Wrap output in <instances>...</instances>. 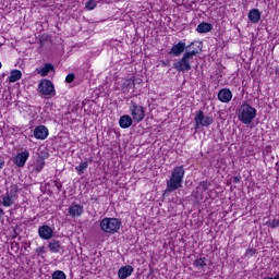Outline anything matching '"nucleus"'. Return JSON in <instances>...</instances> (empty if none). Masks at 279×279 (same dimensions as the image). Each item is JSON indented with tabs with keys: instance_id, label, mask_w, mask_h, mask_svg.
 I'll list each match as a JSON object with an SVG mask.
<instances>
[{
	"instance_id": "1",
	"label": "nucleus",
	"mask_w": 279,
	"mask_h": 279,
	"mask_svg": "<svg viewBox=\"0 0 279 279\" xmlns=\"http://www.w3.org/2000/svg\"><path fill=\"white\" fill-rule=\"evenodd\" d=\"M184 166L174 167L170 179L167 181L166 193H173L178 189H182V182H184Z\"/></svg>"
},
{
	"instance_id": "2",
	"label": "nucleus",
	"mask_w": 279,
	"mask_h": 279,
	"mask_svg": "<svg viewBox=\"0 0 279 279\" xmlns=\"http://www.w3.org/2000/svg\"><path fill=\"white\" fill-rule=\"evenodd\" d=\"M197 53H199V50L197 49L185 51L182 58L173 63V69H175V71H179L180 73H186L191 71V60H193V58H195Z\"/></svg>"
},
{
	"instance_id": "3",
	"label": "nucleus",
	"mask_w": 279,
	"mask_h": 279,
	"mask_svg": "<svg viewBox=\"0 0 279 279\" xmlns=\"http://www.w3.org/2000/svg\"><path fill=\"white\" fill-rule=\"evenodd\" d=\"M238 119L244 125H250L254 119H256V108L250 106V104H242L240 108L236 110Z\"/></svg>"
},
{
	"instance_id": "4",
	"label": "nucleus",
	"mask_w": 279,
	"mask_h": 279,
	"mask_svg": "<svg viewBox=\"0 0 279 279\" xmlns=\"http://www.w3.org/2000/svg\"><path fill=\"white\" fill-rule=\"evenodd\" d=\"M100 230L106 234H117L121 230V220L118 218H104L100 221Z\"/></svg>"
},
{
	"instance_id": "5",
	"label": "nucleus",
	"mask_w": 279,
	"mask_h": 279,
	"mask_svg": "<svg viewBox=\"0 0 279 279\" xmlns=\"http://www.w3.org/2000/svg\"><path fill=\"white\" fill-rule=\"evenodd\" d=\"M194 123L196 130L199 128H208L209 125H213L214 119L213 117L204 116V111L198 110L196 111Z\"/></svg>"
},
{
	"instance_id": "6",
	"label": "nucleus",
	"mask_w": 279,
	"mask_h": 279,
	"mask_svg": "<svg viewBox=\"0 0 279 279\" xmlns=\"http://www.w3.org/2000/svg\"><path fill=\"white\" fill-rule=\"evenodd\" d=\"M130 111L135 123H141L145 119V108L134 101H131Z\"/></svg>"
},
{
	"instance_id": "7",
	"label": "nucleus",
	"mask_w": 279,
	"mask_h": 279,
	"mask_svg": "<svg viewBox=\"0 0 279 279\" xmlns=\"http://www.w3.org/2000/svg\"><path fill=\"white\" fill-rule=\"evenodd\" d=\"M195 45V43H191L189 46H186V43L179 41L178 44L173 45L168 52L169 56H173L174 58H180V56L183 54L186 49H191Z\"/></svg>"
},
{
	"instance_id": "8",
	"label": "nucleus",
	"mask_w": 279,
	"mask_h": 279,
	"mask_svg": "<svg viewBox=\"0 0 279 279\" xmlns=\"http://www.w3.org/2000/svg\"><path fill=\"white\" fill-rule=\"evenodd\" d=\"M17 191H19L17 185L15 184L11 185L10 193H7V195L2 197V206H4L5 208H10V206H13L14 196L16 195Z\"/></svg>"
},
{
	"instance_id": "9",
	"label": "nucleus",
	"mask_w": 279,
	"mask_h": 279,
	"mask_svg": "<svg viewBox=\"0 0 279 279\" xmlns=\"http://www.w3.org/2000/svg\"><path fill=\"white\" fill-rule=\"evenodd\" d=\"M38 90L41 95H53L56 93L53 83L49 80H43L38 85Z\"/></svg>"
},
{
	"instance_id": "10",
	"label": "nucleus",
	"mask_w": 279,
	"mask_h": 279,
	"mask_svg": "<svg viewBox=\"0 0 279 279\" xmlns=\"http://www.w3.org/2000/svg\"><path fill=\"white\" fill-rule=\"evenodd\" d=\"M38 234L44 241H49L53 238V229L47 225H44L39 227Z\"/></svg>"
},
{
	"instance_id": "11",
	"label": "nucleus",
	"mask_w": 279,
	"mask_h": 279,
	"mask_svg": "<svg viewBox=\"0 0 279 279\" xmlns=\"http://www.w3.org/2000/svg\"><path fill=\"white\" fill-rule=\"evenodd\" d=\"M34 136L37 141H45L49 136V129L45 125H38L34 130Z\"/></svg>"
},
{
	"instance_id": "12",
	"label": "nucleus",
	"mask_w": 279,
	"mask_h": 279,
	"mask_svg": "<svg viewBox=\"0 0 279 279\" xmlns=\"http://www.w3.org/2000/svg\"><path fill=\"white\" fill-rule=\"evenodd\" d=\"M27 158H29V151L25 150V151L19 153L13 158V162L14 165H16V167L23 168L25 167V162H27Z\"/></svg>"
},
{
	"instance_id": "13",
	"label": "nucleus",
	"mask_w": 279,
	"mask_h": 279,
	"mask_svg": "<svg viewBox=\"0 0 279 279\" xmlns=\"http://www.w3.org/2000/svg\"><path fill=\"white\" fill-rule=\"evenodd\" d=\"M218 99L222 104H230L232 101V92L228 88H222L218 92Z\"/></svg>"
},
{
	"instance_id": "14",
	"label": "nucleus",
	"mask_w": 279,
	"mask_h": 279,
	"mask_svg": "<svg viewBox=\"0 0 279 279\" xmlns=\"http://www.w3.org/2000/svg\"><path fill=\"white\" fill-rule=\"evenodd\" d=\"M48 250L52 254H60L62 252V244L59 240L52 239L48 242Z\"/></svg>"
},
{
	"instance_id": "15",
	"label": "nucleus",
	"mask_w": 279,
	"mask_h": 279,
	"mask_svg": "<svg viewBox=\"0 0 279 279\" xmlns=\"http://www.w3.org/2000/svg\"><path fill=\"white\" fill-rule=\"evenodd\" d=\"M132 274H134V267H132L130 265L122 266L118 270V277L121 279L130 278V276H132Z\"/></svg>"
},
{
	"instance_id": "16",
	"label": "nucleus",
	"mask_w": 279,
	"mask_h": 279,
	"mask_svg": "<svg viewBox=\"0 0 279 279\" xmlns=\"http://www.w3.org/2000/svg\"><path fill=\"white\" fill-rule=\"evenodd\" d=\"M84 213V207L82 205H71L69 207V215L70 217H82V214Z\"/></svg>"
},
{
	"instance_id": "17",
	"label": "nucleus",
	"mask_w": 279,
	"mask_h": 279,
	"mask_svg": "<svg viewBox=\"0 0 279 279\" xmlns=\"http://www.w3.org/2000/svg\"><path fill=\"white\" fill-rule=\"evenodd\" d=\"M196 32H198V34H208V32H213V24L203 22L197 25Z\"/></svg>"
},
{
	"instance_id": "18",
	"label": "nucleus",
	"mask_w": 279,
	"mask_h": 279,
	"mask_svg": "<svg viewBox=\"0 0 279 279\" xmlns=\"http://www.w3.org/2000/svg\"><path fill=\"white\" fill-rule=\"evenodd\" d=\"M248 21H251V23H258V21H260V11L258 9L250 10Z\"/></svg>"
},
{
	"instance_id": "19",
	"label": "nucleus",
	"mask_w": 279,
	"mask_h": 279,
	"mask_svg": "<svg viewBox=\"0 0 279 279\" xmlns=\"http://www.w3.org/2000/svg\"><path fill=\"white\" fill-rule=\"evenodd\" d=\"M54 66L51 63H46L41 69H37V73L41 75V77H47L49 72L53 71Z\"/></svg>"
},
{
	"instance_id": "20",
	"label": "nucleus",
	"mask_w": 279,
	"mask_h": 279,
	"mask_svg": "<svg viewBox=\"0 0 279 279\" xmlns=\"http://www.w3.org/2000/svg\"><path fill=\"white\" fill-rule=\"evenodd\" d=\"M120 128H123V130H126V128H130L132 125V117L125 114L120 118Z\"/></svg>"
},
{
	"instance_id": "21",
	"label": "nucleus",
	"mask_w": 279,
	"mask_h": 279,
	"mask_svg": "<svg viewBox=\"0 0 279 279\" xmlns=\"http://www.w3.org/2000/svg\"><path fill=\"white\" fill-rule=\"evenodd\" d=\"M23 77V73L20 70H12L9 76V82L14 84V82H19Z\"/></svg>"
},
{
	"instance_id": "22",
	"label": "nucleus",
	"mask_w": 279,
	"mask_h": 279,
	"mask_svg": "<svg viewBox=\"0 0 279 279\" xmlns=\"http://www.w3.org/2000/svg\"><path fill=\"white\" fill-rule=\"evenodd\" d=\"M86 169H88V161H83L75 167V171H77L78 175H82Z\"/></svg>"
},
{
	"instance_id": "23",
	"label": "nucleus",
	"mask_w": 279,
	"mask_h": 279,
	"mask_svg": "<svg viewBox=\"0 0 279 279\" xmlns=\"http://www.w3.org/2000/svg\"><path fill=\"white\" fill-rule=\"evenodd\" d=\"M208 259H206V257H199L197 258L193 265L194 267H199L201 269H204V267H206V263H207Z\"/></svg>"
},
{
	"instance_id": "24",
	"label": "nucleus",
	"mask_w": 279,
	"mask_h": 279,
	"mask_svg": "<svg viewBox=\"0 0 279 279\" xmlns=\"http://www.w3.org/2000/svg\"><path fill=\"white\" fill-rule=\"evenodd\" d=\"M135 82L134 78H128L122 83V88H134Z\"/></svg>"
},
{
	"instance_id": "25",
	"label": "nucleus",
	"mask_w": 279,
	"mask_h": 279,
	"mask_svg": "<svg viewBox=\"0 0 279 279\" xmlns=\"http://www.w3.org/2000/svg\"><path fill=\"white\" fill-rule=\"evenodd\" d=\"M209 186H210V182H208V181H203V182L199 183V185H198L197 189H198L199 191H202V193H204V192L208 191Z\"/></svg>"
},
{
	"instance_id": "26",
	"label": "nucleus",
	"mask_w": 279,
	"mask_h": 279,
	"mask_svg": "<svg viewBox=\"0 0 279 279\" xmlns=\"http://www.w3.org/2000/svg\"><path fill=\"white\" fill-rule=\"evenodd\" d=\"M52 279H66V275L62 270H56L52 274Z\"/></svg>"
},
{
	"instance_id": "27",
	"label": "nucleus",
	"mask_w": 279,
	"mask_h": 279,
	"mask_svg": "<svg viewBox=\"0 0 279 279\" xmlns=\"http://www.w3.org/2000/svg\"><path fill=\"white\" fill-rule=\"evenodd\" d=\"M43 167H45V158L38 157L37 159V171H43Z\"/></svg>"
},
{
	"instance_id": "28",
	"label": "nucleus",
	"mask_w": 279,
	"mask_h": 279,
	"mask_svg": "<svg viewBox=\"0 0 279 279\" xmlns=\"http://www.w3.org/2000/svg\"><path fill=\"white\" fill-rule=\"evenodd\" d=\"M85 8L87 10H95V8H97V2H95L94 0H89L86 2Z\"/></svg>"
},
{
	"instance_id": "29",
	"label": "nucleus",
	"mask_w": 279,
	"mask_h": 279,
	"mask_svg": "<svg viewBox=\"0 0 279 279\" xmlns=\"http://www.w3.org/2000/svg\"><path fill=\"white\" fill-rule=\"evenodd\" d=\"M74 81H75V74H74V73H70V74L66 75L65 82H66L68 84H71V83H73Z\"/></svg>"
},
{
	"instance_id": "30",
	"label": "nucleus",
	"mask_w": 279,
	"mask_h": 279,
	"mask_svg": "<svg viewBox=\"0 0 279 279\" xmlns=\"http://www.w3.org/2000/svg\"><path fill=\"white\" fill-rule=\"evenodd\" d=\"M37 256H41V254H45V246H39L36 248Z\"/></svg>"
},
{
	"instance_id": "31",
	"label": "nucleus",
	"mask_w": 279,
	"mask_h": 279,
	"mask_svg": "<svg viewBox=\"0 0 279 279\" xmlns=\"http://www.w3.org/2000/svg\"><path fill=\"white\" fill-rule=\"evenodd\" d=\"M279 226V220L278 219H274L270 223L269 227L270 228H278Z\"/></svg>"
},
{
	"instance_id": "32",
	"label": "nucleus",
	"mask_w": 279,
	"mask_h": 279,
	"mask_svg": "<svg viewBox=\"0 0 279 279\" xmlns=\"http://www.w3.org/2000/svg\"><path fill=\"white\" fill-rule=\"evenodd\" d=\"M246 254H250V256H253V254H256V251H254V248H247Z\"/></svg>"
},
{
	"instance_id": "33",
	"label": "nucleus",
	"mask_w": 279,
	"mask_h": 279,
	"mask_svg": "<svg viewBox=\"0 0 279 279\" xmlns=\"http://www.w3.org/2000/svg\"><path fill=\"white\" fill-rule=\"evenodd\" d=\"M239 182H241V177H234L233 178V183L239 184Z\"/></svg>"
},
{
	"instance_id": "34",
	"label": "nucleus",
	"mask_w": 279,
	"mask_h": 279,
	"mask_svg": "<svg viewBox=\"0 0 279 279\" xmlns=\"http://www.w3.org/2000/svg\"><path fill=\"white\" fill-rule=\"evenodd\" d=\"M4 165H5V161L0 159V170L3 169Z\"/></svg>"
},
{
	"instance_id": "35",
	"label": "nucleus",
	"mask_w": 279,
	"mask_h": 279,
	"mask_svg": "<svg viewBox=\"0 0 279 279\" xmlns=\"http://www.w3.org/2000/svg\"><path fill=\"white\" fill-rule=\"evenodd\" d=\"M3 215H5V211H3V208L0 207V219Z\"/></svg>"
},
{
	"instance_id": "36",
	"label": "nucleus",
	"mask_w": 279,
	"mask_h": 279,
	"mask_svg": "<svg viewBox=\"0 0 279 279\" xmlns=\"http://www.w3.org/2000/svg\"><path fill=\"white\" fill-rule=\"evenodd\" d=\"M275 73H276V75H278V77H279V68H277V69L275 70Z\"/></svg>"
},
{
	"instance_id": "37",
	"label": "nucleus",
	"mask_w": 279,
	"mask_h": 279,
	"mask_svg": "<svg viewBox=\"0 0 279 279\" xmlns=\"http://www.w3.org/2000/svg\"><path fill=\"white\" fill-rule=\"evenodd\" d=\"M163 66H169V62H162Z\"/></svg>"
},
{
	"instance_id": "38",
	"label": "nucleus",
	"mask_w": 279,
	"mask_h": 279,
	"mask_svg": "<svg viewBox=\"0 0 279 279\" xmlns=\"http://www.w3.org/2000/svg\"><path fill=\"white\" fill-rule=\"evenodd\" d=\"M275 279H279V272L275 276Z\"/></svg>"
},
{
	"instance_id": "39",
	"label": "nucleus",
	"mask_w": 279,
	"mask_h": 279,
	"mask_svg": "<svg viewBox=\"0 0 279 279\" xmlns=\"http://www.w3.org/2000/svg\"><path fill=\"white\" fill-rule=\"evenodd\" d=\"M0 69H1V62H0Z\"/></svg>"
}]
</instances>
